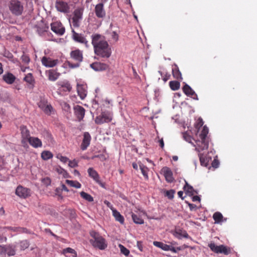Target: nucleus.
Segmentation results:
<instances>
[{"label": "nucleus", "instance_id": "obj_1", "mask_svg": "<svg viewBox=\"0 0 257 257\" xmlns=\"http://www.w3.org/2000/svg\"><path fill=\"white\" fill-rule=\"evenodd\" d=\"M92 44L94 48L95 53L102 58H109L111 55V49L103 36L96 34L93 36Z\"/></svg>", "mask_w": 257, "mask_h": 257}, {"label": "nucleus", "instance_id": "obj_2", "mask_svg": "<svg viewBox=\"0 0 257 257\" xmlns=\"http://www.w3.org/2000/svg\"><path fill=\"white\" fill-rule=\"evenodd\" d=\"M208 128L206 126H204L202 130L199 135V139L196 141L195 150L198 152H200L204 150H207L208 148V141L207 139V135L208 134Z\"/></svg>", "mask_w": 257, "mask_h": 257}, {"label": "nucleus", "instance_id": "obj_3", "mask_svg": "<svg viewBox=\"0 0 257 257\" xmlns=\"http://www.w3.org/2000/svg\"><path fill=\"white\" fill-rule=\"evenodd\" d=\"M80 10H76L73 14V17L71 21V26L72 28V32L73 33L72 38L77 42H80V36L78 33L76 32L75 29H79L80 26Z\"/></svg>", "mask_w": 257, "mask_h": 257}, {"label": "nucleus", "instance_id": "obj_4", "mask_svg": "<svg viewBox=\"0 0 257 257\" xmlns=\"http://www.w3.org/2000/svg\"><path fill=\"white\" fill-rule=\"evenodd\" d=\"M90 234L92 238L90 241L94 247L98 248L100 250H104L107 247V244L105 238L101 236L98 232L92 230L90 232Z\"/></svg>", "mask_w": 257, "mask_h": 257}, {"label": "nucleus", "instance_id": "obj_5", "mask_svg": "<svg viewBox=\"0 0 257 257\" xmlns=\"http://www.w3.org/2000/svg\"><path fill=\"white\" fill-rule=\"evenodd\" d=\"M113 118V113L110 111H103L95 118V123L97 124H102L104 123H109Z\"/></svg>", "mask_w": 257, "mask_h": 257}, {"label": "nucleus", "instance_id": "obj_6", "mask_svg": "<svg viewBox=\"0 0 257 257\" xmlns=\"http://www.w3.org/2000/svg\"><path fill=\"white\" fill-rule=\"evenodd\" d=\"M9 9L13 14L19 16L22 14L23 6L18 0H11L9 4Z\"/></svg>", "mask_w": 257, "mask_h": 257}, {"label": "nucleus", "instance_id": "obj_7", "mask_svg": "<svg viewBox=\"0 0 257 257\" xmlns=\"http://www.w3.org/2000/svg\"><path fill=\"white\" fill-rule=\"evenodd\" d=\"M210 249L216 253H223L228 255L231 252V249L224 245H217L214 243H210L208 244Z\"/></svg>", "mask_w": 257, "mask_h": 257}, {"label": "nucleus", "instance_id": "obj_8", "mask_svg": "<svg viewBox=\"0 0 257 257\" xmlns=\"http://www.w3.org/2000/svg\"><path fill=\"white\" fill-rule=\"evenodd\" d=\"M16 194L22 198H26L30 196V190L19 185L16 190Z\"/></svg>", "mask_w": 257, "mask_h": 257}, {"label": "nucleus", "instance_id": "obj_9", "mask_svg": "<svg viewBox=\"0 0 257 257\" xmlns=\"http://www.w3.org/2000/svg\"><path fill=\"white\" fill-rule=\"evenodd\" d=\"M51 28L53 32L59 35H62L65 32V28L59 22L51 24Z\"/></svg>", "mask_w": 257, "mask_h": 257}, {"label": "nucleus", "instance_id": "obj_10", "mask_svg": "<svg viewBox=\"0 0 257 257\" xmlns=\"http://www.w3.org/2000/svg\"><path fill=\"white\" fill-rule=\"evenodd\" d=\"M96 16L98 18H104L105 17L106 13L104 9L103 3H99L95 6L94 10Z\"/></svg>", "mask_w": 257, "mask_h": 257}, {"label": "nucleus", "instance_id": "obj_11", "mask_svg": "<svg viewBox=\"0 0 257 257\" xmlns=\"http://www.w3.org/2000/svg\"><path fill=\"white\" fill-rule=\"evenodd\" d=\"M161 171L167 182L171 183L173 181V173L169 168L167 167H164Z\"/></svg>", "mask_w": 257, "mask_h": 257}, {"label": "nucleus", "instance_id": "obj_12", "mask_svg": "<svg viewBox=\"0 0 257 257\" xmlns=\"http://www.w3.org/2000/svg\"><path fill=\"white\" fill-rule=\"evenodd\" d=\"M91 140L90 135L88 132H85L83 134L82 143H81V150H85L89 146Z\"/></svg>", "mask_w": 257, "mask_h": 257}, {"label": "nucleus", "instance_id": "obj_13", "mask_svg": "<svg viewBox=\"0 0 257 257\" xmlns=\"http://www.w3.org/2000/svg\"><path fill=\"white\" fill-rule=\"evenodd\" d=\"M87 172L89 177L92 178L97 183L102 186V183L100 180L99 174L93 168H89Z\"/></svg>", "mask_w": 257, "mask_h": 257}, {"label": "nucleus", "instance_id": "obj_14", "mask_svg": "<svg viewBox=\"0 0 257 257\" xmlns=\"http://www.w3.org/2000/svg\"><path fill=\"white\" fill-rule=\"evenodd\" d=\"M183 91L184 93L188 96H190L194 99H198L197 95L195 91L191 88V87L186 84L183 87Z\"/></svg>", "mask_w": 257, "mask_h": 257}, {"label": "nucleus", "instance_id": "obj_15", "mask_svg": "<svg viewBox=\"0 0 257 257\" xmlns=\"http://www.w3.org/2000/svg\"><path fill=\"white\" fill-rule=\"evenodd\" d=\"M57 60H52L50 58L43 57L42 59V63L43 65L47 67H53L57 64Z\"/></svg>", "mask_w": 257, "mask_h": 257}, {"label": "nucleus", "instance_id": "obj_16", "mask_svg": "<svg viewBox=\"0 0 257 257\" xmlns=\"http://www.w3.org/2000/svg\"><path fill=\"white\" fill-rule=\"evenodd\" d=\"M55 6L57 10L61 12L66 13L69 10L67 4L62 1H57Z\"/></svg>", "mask_w": 257, "mask_h": 257}, {"label": "nucleus", "instance_id": "obj_17", "mask_svg": "<svg viewBox=\"0 0 257 257\" xmlns=\"http://www.w3.org/2000/svg\"><path fill=\"white\" fill-rule=\"evenodd\" d=\"M91 67L95 71H103L106 70L108 66L106 64L100 62H94L90 65Z\"/></svg>", "mask_w": 257, "mask_h": 257}, {"label": "nucleus", "instance_id": "obj_18", "mask_svg": "<svg viewBox=\"0 0 257 257\" xmlns=\"http://www.w3.org/2000/svg\"><path fill=\"white\" fill-rule=\"evenodd\" d=\"M28 141L31 146L36 148L41 147L42 145V142L38 138H29Z\"/></svg>", "mask_w": 257, "mask_h": 257}, {"label": "nucleus", "instance_id": "obj_19", "mask_svg": "<svg viewBox=\"0 0 257 257\" xmlns=\"http://www.w3.org/2000/svg\"><path fill=\"white\" fill-rule=\"evenodd\" d=\"M4 80L8 84H11L16 80V77L11 73H8L3 75Z\"/></svg>", "mask_w": 257, "mask_h": 257}, {"label": "nucleus", "instance_id": "obj_20", "mask_svg": "<svg viewBox=\"0 0 257 257\" xmlns=\"http://www.w3.org/2000/svg\"><path fill=\"white\" fill-rule=\"evenodd\" d=\"M112 215L116 221H118L121 224L124 223V217L116 209H112Z\"/></svg>", "mask_w": 257, "mask_h": 257}, {"label": "nucleus", "instance_id": "obj_21", "mask_svg": "<svg viewBox=\"0 0 257 257\" xmlns=\"http://www.w3.org/2000/svg\"><path fill=\"white\" fill-rule=\"evenodd\" d=\"M70 57L74 61L80 62V51L79 50L72 51L70 53Z\"/></svg>", "mask_w": 257, "mask_h": 257}, {"label": "nucleus", "instance_id": "obj_22", "mask_svg": "<svg viewBox=\"0 0 257 257\" xmlns=\"http://www.w3.org/2000/svg\"><path fill=\"white\" fill-rule=\"evenodd\" d=\"M172 74L174 78L178 80H182L183 79L181 73L177 66L172 68Z\"/></svg>", "mask_w": 257, "mask_h": 257}, {"label": "nucleus", "instance_id": "obj_23", "mask_svg": "<svg viewBox=\"0 0 257 257\" xmlns=\"http://www.w3.org/2000/svg\"><path fill=\"white\" fill-rule=\"evenodd\" d=\"M153 244L155 246L160 248L164 250H165V251L169 250V245L164 243L162 242L155 241L153 242Z\"/></svg>", "mask_w": 257, "mask_h": 257}, {"label": "nucleus", "instance_id": "obj_24", "mask_svg": "<svg viewBox=\"0 0 257 257\" xmlns=\"http://www.w3.org/2000/svg\"><path fill=\"white\" fill-rule=\"evenodd\" d=\"M184 191L189 195H193L194 193L197 192L194 190L193 187L189 185L187 182H186L185 185L183 187Z\"/></svg>", "mask_w": 257, "mask_h": 257}, {"label": "nucleus", "instance_id": "obj_25", "mask_svg": "<svg viewBox=\"0 0 257 257\" xmlns=\"http://www.w3.org/2000/svg\"><path fill=\"white\" fill-rule=\"evenodd\" d=\"M16 245H10L7 246L5 249L6 253L9 256L14 255L16 253Z\"/></svg>", "mask_w": 257, "mask_h": 257}, {"label": "nucleus", "instance_id": "obj_26", "mask_svg": "<svg viewBox=\"0 0 257 257\" xmlns=\"http://www.w3.org/2000/svg\"><path fill=\"white\" fill-rule=\"evenodd\" d=\"M223 215L219 212H216L213 215V218L215 223H219L223 220Z\"/></svg>", "mask_w": 257, "mask_h": 257}, {"label": "nucleus", "instance_id": "obj_27", "mask_svg": "<svg viewBox=\"0 0 257 257\" xmlns=\"http://www.w3.org/2000/svg\"><path fill=\"white\" fill-rule=\"evenodd\" d=\"M199 160L200 162V164L202 166L207 167L209 160L207 158H206L203 154L199 153Z\"/></svg>", "mask_w": 257, "mask_h": 257}, {"label": "nucleus", "instance_id": "obj_28", "mask_svg": "<svg viewBox=\"0 0 257 257\" xmlns=\"http://www.w3.org/2000/svg\"><path fill=\"white\" fill-rule=\"evenodd\" d=\"M140 168L141 170V172H142V174L143 175L145 179L146 180H148L149 179V176H148V172L149 171V168L143 164L140 165Z\"/></svg>", "mask_w": 257, "mask_h": 257}, {"label": "nucleus", "instance_id": "obj_29", "mask_svg": "<svg viewBox=\"0 0 257 257\" xmlns=\"http://www.w3.org/2000/svg\"><path fill=\"white\" fill-rule=\"evenodd\" d=\"M59 76V73H58L54 70H50L49 71L48 78L50 80L54 81L58 79Z\"/></svg>", "mask_w": 257, "mask_h": 257}, {"label": "nucleus", "instance_id": "obj_30", "mask_svg": "<svg viewBox=\"0 0 257 257\" xmlns=\"http://www.w3.org/2000/svg\"><path fill=\"white\" fill-rule=\"evenodd\" d=\"M132 219L135 223L142 224L144 223V220L140 215L132 213Z\"/></svg>", "mask_w": 257, "mask_h": 257}, {"label": "nucleus", "instance_id": "obj_31", "mask_svg": "<svg viewBox=\"0 0 257 257\" xmlns=\"http://www.w3.org/2000/svg\"><path fill=\"white\" fill-rule=\"evenodd\" d=\"M169 86L173 90H178L180 86V82L177 81H171L169 82Z\"/></svg>", "mask_w": 257, "mask_h": 257}, {"label": "nucleus", "instance_id": "obj_32", "mask_svg": "<svg viewBox=\"0 0 257 257\" xmlns=\"http://www.w3.org/2000/svg\"><path fill=\"white\" fill-rule=\"evenodd\" d=\"M21 133L23 138L25 139L29 140V138H31L29 132L25 126L21 127Z\"/></svg>", "mask_w": 257, "mask_h": 257}, {"label": "nucleus", "instance_id": "obj_33", "mask_svg": "<svg viewBox=\"0 0 257 257\" xmlns=\"http://www.w3.org/2000/svg\"><path fill=\"white\" fill-rule=\"evenodd\" d=\"M41 157L44 160H47L53 157L52 154L48 151H44L41 153Z\"/></svg>", "mask_w": 257, "mask_h": 257}, {"label": "nucleus", "instance_id": "obj_34", "mask_svg": "<svg viewBox=\"0 0 257 257\" xmlns=\"http://www.w3.org/2000/svg\"><path fill=\"white\" fill-rule=\"evenodd\" d=\"M81 197L89 202L93 201V198L90 194L81 191Z\"/></svg>", "mask_w": 257, "mask_h": 257}, {"label": "nucleus", "instance_id": "obj_35", "mask_svg": "<svg viewBox=\"0 0 257 257\" xmlns=\"http://www.w3.org/2000/svg\"><path fill=\"white\" fill-rule=\"evenodd\" d=\"M29 246V243L27 240H22L19 243V246L21 250H24Z\"/></svg>", "mask_w": 257, "mask_h": 257}, {"label": "nucleus", "instance_id": "obj_36", "mask_svg": "<svg viewBox=\"0 0 257 257\" xmlns=\"http://www.w3.org/2000/svg\"><path fill=\"white\" fill-rule=\"evenodd\" d=\"M62 252L65 255L67 253H71L72 254L73 257H76V256H77V253H76V251H75V250H74L73 249H72L70 247H67V248L64 249L63 250Z\"/></svg>", "mask_w": 257, "mask_h": 257}, {"label": "nucleus", "instance_id": "obj_37", "mask_svg": "<svg viewBox=\"0 0 257 257\" xmlns=\"http://www.w3.org/2000/svg\"><path fill=\"white\" fill-rule=\"evenodd\" d=\"M65 182L68 185L71 187H74L76 188H79L80 187V184L78 182L69 180H66Z\"/></svg>", "mask_w": 257, "mask_h": 257}, {"label": "nucleus", "instance_id": "obj_38", "mask_svg": "<svg viewBox=\"0 0 257 257\" xmlns=\"http://www.w3.org/2000/svg\"><path fill=\"white\" fill-rule=\"evenodd\" d=\"M24 80L30 84H33L34 79L31 73H28L24 78Z\"/></svg>", "mask_w": 257, "mask_h": 257}, {"label": "nucleus", "instance_id": "obj_39", "mask_svg": "<svg viewBox=\"0 0 257 257\" xmlns=\"http://www.w3.org/2000/svg\"><path fill=\"white\" fill-rule=\"evenodd\" d=\"M74 113L77 116L78 121L80 120V106L76 105L74 106Z\"/></svg>", "mask_w": 257, "mask_h": 257}, {"label": "nucleus", "instance_id": "obj_40", "mask_svg": "<svg viewBox=\"0 0 257 257\" xmlns=\"http://www.w3.org/2000/svg\"><path fill=\"white\" fill-rule=\"evenodd\" d=\"M118 247L121 253L123 254L125 256L128 255L130 254V250L121 244L118 245Z\"/></svg>", "mask_w": 257, "mask_h": 257}, {"label": "nucleus", "instance_id": "obj_41", "mask_svg": "<svg viewBox=\"0 0 257 257\" xmlns=\"http://www.w3.org/2000/svg\"><path fill=\"white\" fill-rule=\"evenodd\" d=\"M175 191L173 189L170 190H167L165 192V195L167 196L169 199H172L174 198Z\"/></svg>", "mask_w": 257, "mask_h": 257}, {"label": "nucleus", "instance_id": "obj_42", "mask_svg": "<svg viewBox=\"0 0 257 257\" xmlns=\"http://www.w3.org/2000/svg\"><path fill=\"white\" fill-rule=\"evenodd\" d=\"M203 124H204V122L203 121L202 118H201V117H199L197 119V120L196 122L195 123L194 126H195V127L196 128V129H197L198 130V131H199L200 128L203 125Z\"/></svg>", "mask_w": 257, "mask_h": 257}, {"label": "nucleus", "instance_id": "obj_43", "mask_svg": "<svg viewBox=\"0 0 257 257\" xmlns=\"http://www.w3.org/2000/svg\"><path fill=\"white\" fill-rule=\"evenodd\" d=\"M87 85L86 84H81V99H84L87 95Z\"/></svg>", "mask_w": 257, "mask_h": 257}, {"label": "nucleus", "instance_id": "obj_44", "mask_svg": "<svg viewBox=\"0 0 257 257\" xmlns=\"http://www.w3.org/2000/svg\"><path fill=\"white\" fill-rule=\"evenodd\" d=\"M67 65L69 68L74 69V68H77L79 66L80 62L76 61V62L75 63H73L70 61H67Z\"/></svg>", "mask_w": 257, "mask_h": 257}, {"label": "nucleus", "instance_id": "obj_45", "mask_svg": "<svg viewBox=\"0 0 257 257\" xmlns=\"http://www.w3.org/2000/svg\"><path fill=\"white\" fill-rule=\"evenodd\" d=\"M61 88H62V90L63 91H70L71 89V86L69 83L66 82V83H63L61 85Z\"/></svg>", "mask_w": 257, "mask_h": 257}, {"label": "nucleus", "instance_id": "obj_46", "mask_svg": "<svg viewBox=\"0 0 257 257\" xmlns=\"http://www.w3.org/2000/svg\"><path fill=\"white\" fill-rule=\"evenodd\" d=\"M183 139L189 143H191L192 138L187 132H184L182 134Z\"/></svg>", "mask_w": 257, "mask_h": 257}, {"label": "nucleus", "instance_id": "obj_47", "mask_svg": "<svg viewBox=\"0 0 257 257\" xmlns=\"http://www.w3.org/2000/svg\"><path fill=\"white\" fill-rule=\"evenodd\" d=\"M21 60L24 63L26 64L29 63L30 61L29 57L25 54H23L21 56Z\"/></svg>", "mask_w": 257, "mask_h": 257}, {"label": "nucleus", "instance_id": "obj_48", "mask_svg": "<svg viewBox=\"0 0 257 257\" xmlns=\"http://www.w3.org/2000/svg\"><path fill=\"white\" fill-rule=\"evenodd\" d=\"M43 110L47 113H50L52 109V107L50 105H46L42 107Z\"/></svg>", "mask_w": 257, "mask_h": 257}, {"label": "nucleus", "instance_id": "obj_49", "mask_svg": "<svg viewBox=\"0 0 257 257\" xmlns=\"http://www.w3.org/2000/svg\"><path fill=\"white\" fill-rule=\"evenodd\" d=\"M42 182L46 186H48L51 184V180L49 178L46 177L42 179Z\"/></svg>", "mask_w": 257, "mask_h": 257}, {"label": "nucleus", "instance_id": "obj_50", "mask_svg": "<svg viewBox=\"0 0 257 257\" xmlns=\"http://www.w3.org/2000/svg\"><path fill=\"white\" fill-rule=\"evenodd\" d=\"M111 38L115 42H116L118 40L119 36L116 32L113 31L111 34Z\"/></svg>", "mask_w": 257, "mask_h": 257}, {"label": "nucleus", "instance_id": "obj_51", "mask_svg": "<svg viewBox=\"0 0 257 257\" xmlns=\"http://www.w3.org/2000/svg\"><path fill=\"white\" fill-rule=\"evenodd\" d=\"M219 164L218 160L214 159L212 163V166L214 168H217Z\"/></svg>", "mask_w": 257, "mask_h": 257}, {"label": "nucleus", "instance_id": "obj_52", "mask_svg": "<svg viewBox=\"0 0 257 257\" xmlns=\"http://www.w3.org/2000/svg\"><path fill=\"white\" fill-rule=\"evenodd\" d=\"M137 244V247H138L139 250L140 251H142L143 249V245L142 242L141 241H138Z\"/></svg>", "mask_w": 257, "mask_h": 257}, {"label": "nucleus", "instance_id": "obj_53", "mask_svg": "<svg viewBox=\"0 0 257 257\" xmlns=\"http://www.w3.org/2000/svg\"><path fill=\"white\" fill-rule=\"evenodd\" d=\"M77 165V162L75 160L69 161V166L70 167L73 168V167H75Z\"/></svg>", "mask_w": 257, "mask_h": 257}, {"label": "nucleus", "instance_id": "obj_54", "mask_svg": "<svg viewBox=\"0 0 257 257\" xmlns=\"http://www.w3.org/2000/svg\"><path fill=\"white\" fill-rule=\"evenodd\" d=\"M104 203L108 207H109L112 211V209H115L112 204L108 201L107 200H105L104 201Z\"/></svg>", "mask_w": 257, "mask_h": 257}, {"label": "nucleus", "instance_id": "obj_55", "mask_svg": "<svg viewBox=\"0 0 257 257\" xmlns=\"http://www.w3.org/2000/svg\"><path fill=\"white\" fill-rule=\"evenodd\" d=\"M187 203L189 207L190 210L191 211H193V210L196 209L197 206L195 204L190 203Z\"/></svg>", "mask_w": 257, "mask_h": 257}, {"label": "nucleus", "instance_id": "obj_56", "mask_svg": "<svg viewBox=\"0 0 257 257\" xmlns=\"http://www.w3.org/2000/svg\"><path fill=\"white\" fill-rule=\"evenodd\" d=\"M60 160L61 162H62L63 163H66L68 160V159L67 157H63V156H61L60 157Z\"/></svg>", "mask_w": 257, "mask_h": 257}, {"label": "nucleus", "instance_id": "obj_57", "mask_svg": "<svg viewBox=\"0 0 257 257\" xmlns=\"http://www.w3.org/2000/svg\"><path fill=\"white\" fill-rule=\"evenodd\" d=\"M63 107L66 110L70 108L69 105L65 102H63Z\"/></svg>", "mask_w": 257, "mask_h": 257}, {"label": "nucleus", "instance_id": "obj_58", "mask_svg": "<svg viewBox=\"0 0 257 257\" xmlns=\"http://www.w3.org/2000/svg\"><path fill=\"white\" fill-rule=\"evenodd\" d=\"M200 200V198L198 196H194L192 197V201H199Z\"/></svg>", "mask_w": 257, "mask_h": 257}, {"label": "nucleus", "instance_id": "obj_59", "mask_svg": "<svg viewBox=\"0 0 257 257\" xmlns=\"http://www.w3.org/2000/svg\"><path fill=\"white\" fill-rule=\"evenodd\" d=\"M176 233L181 234L179 231H177ZM181 235L184 237H187L188 236L187 233L186 231H184L182 233H181Z\"/></svg>", "mask_w": 257, "mask_h": 257}, {"label": "nucleus", "instance_id": "obj_60", "mask_svg": "<svg viewBox=\"0 0 257 257\" xmlns=\"http://www.w3.org/2000/svg\"><path fill=\"white\" fill-rule=\"evenodd\" d=\"M183 192L182 191H180L178 192V196L181 198L182 199H184V197L183 196Z\"/></svg>", "mask_w": 257, "mask_h": 257}, {"label": "nucleus", "instance_id": "obj_61", "mask_svg": "<svg viewBox=\"0 0 257 257\" xmlns=\"http://www.w3.org/2000/svg\"><path fill=\"white\" fill-rule=\"evenodd\" d=\"M169 250L173 252H176L177 250L175 248L172 246L169 245Z\"/></svg>", "mask_w": 257, "mask_h": 257}, {"label": "nucleus", "instance_id": "obj_62", "mask_svg": "<svg viewBox=\"0 0 257 257\" xmlns=\"http://www.w3.org/2000/svg\"><path fill=\"white\" fill-rule=\"evenodd\" d=\"M159 143H160V147H161L162 148H163V147H164V141H163V139H161V140L159 141Z\"/></svg>", "mask_w": 257, "mask_h": 257}, {"label": "nucleus", "instance_id": "obj_63", "mask_svg": "<svg viewBox=\"0 0 257 257\" xmlns=\"http://www.w3.org/2000/svg\"><path fill=\"white\" fill-rule=\"evenodd\" d=\"M61 187H62V188H61L62 190H64V191H66V192L68 191V190L67 189L66 186L65 185L62 184L61 185Z\"/></svg>", "mask_w": 257, "mask_h": 257}, {"label": "nucleus", "instance_id": "obj_64", "mask_svg": "<svg viewBox=\"0 0 257 257\" xmlns=\"http://www.w3.org/2000/svg\"><path fill=\"white\" fill-rule=\"evenodd\" d=\"M170 76V75H166L165 77H164L163 78V80L165 82H166V81H167L169 79Z\"/></svg>", "mask_w": 257, "mask_h": 257}]
</instances>
